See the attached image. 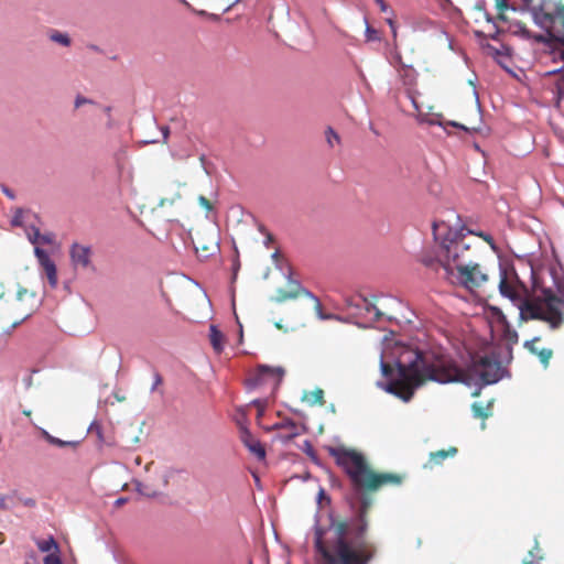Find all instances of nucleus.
<instances>
[{
	"label": "nucleus",
	"mask_w": 564,
	"mask_h": 564,
	"mask_svg": "<svg viewBox=\"0 0 564 564\" xmlns=\"http://www.w3.org/2000/svg\"><path fill=\"white\" fill-rule=\"evenodd\" d=\"M90 253L91 249L89 246H80L77 242L70 246L69 254L75 264H80L84 268L88 267L90 264Z\"/></svg>",
	"instance_id": "obj_12"
},
{
	"label": "nucleus",
	"mask_w": 564,
	"mask_h": 564,
	"mask_svg": "<svg viewBox=\"0 0 564 564\" xmlns=\"http://www.w3.org/2000/svg\"><path fill=\"white\" fill-rule=\"evenodd\" d=\"M487 311L490 313V315L496 319L498 324H507L508 318L500 307L496 305H488Z\"/></svg>",
	"instance_id": "obj_36"
},
{
	"label": "nucleus",
	"mask_w": 564,
	"mask_h": 564,
	"mask_svg": "<svg viewBox=\"0 0 564 564\" xmlns=\"http://www.w3.org/2000/svg\"><path fill=\"white\" fill-rule=\"evenodd\" d=\"M476 236L482 238L486 242L489 243L490 248L495 252L499 253V248L496 245L495 239L492 238V236L490 234L485 232V231H479V234H476ZM498 258H499V261H502L500 254H498Z\"/></svg>",
	"instance_id": "obj_42"
},
{
	"label": "nucleus",
	"mask_w": 564,
	"mask_h": 564,
	"mask_svg": "<svg viewBox=\"0 0 564 564\" xmlns=\"http://www.w3.org/2000/svg\"><path fill=\"white\" fill-rule=\"evenodd\" d=\"M502 332H501V338L507 341V345H510L513 347V345L518 344L519 341V335L516 329L512 328L509 321H507V324H501Z\"/></svg>",
	"instance_id": "obj_23"
},
{
	"label": "nucleus",
	"mask_w": 564,
	"mask_h": 564,
	"mask_svg": "<svg viewBox=\"0 0 564 564\" xmlns=\"http://www.w3.org/2000/svg\"><path fill=\"white\" fill-rule=\"evenodd\" d=\"M323 397L324 391L322 389H316L305 393L303 400H305L310 405H315L316 403L323 402Z\"/></svg>",
	"instance_id": "obj_34"
},
{
	"label": "nucleus",
	"mask_w": 564,
	"mask_h": 564,
	"mask_svg": "<svg viewBox=\"0 0 564 564\" xmlns=\"http://www.w3.org/2000/svg\"><path fill=\"white\" fill-rule=\"evenodd\" d=\"M456 269L458 283L469 291L479 288L488 280V275L480 270L478 263L458 264Z\"/></svg>",
	"instance_id": "obj_8"
},
{
	"label": "nucleus",
	"mask_w": 564,
	"mask_h": 564,
	"mask_svg": "<svg viewBox=\"0 0 564 564\" xmlns=\"http://www.w3.org/2000/svg\"><path fill=\"white\" fill-rule=\"evenodd\" d=\"M508 267L513 271V274L517 279V281L521 284V286L523 288L524 292H528V288L527 285L524 284V282L520 281L519 276H518V273L516 272L514 270V267H513V263L512 261H499V284H498V291H499V294L505 297V299H508L511 304L518 308V305H520L523 300L527 297L524 295H521V294H518L507 282V270H508Z\"/></svg>",
	"instance_id": "obj_6"
},
{
	"label": "nucleus",
	"mask_w": 564,
	"mask_h": 564,
	"mask_svg": "<svg viewBox=\"0 0 564 564\" xmlns=\"http://www.w3.org/2000/svg\"><path fill=\"white\" fill-rule=\"evenodd\" d=\"M456 453H457V448L456 447H449L447 451L441 449V451H437V452H434V453L430 454V462L438 465V464H442V462L444 459H446L447 457L455 456Z\"/></svg>",
	"instance_id": "obj_26"
},
{
	"label": "nucleus",
	"mask_w": 564,
	"mask_h": 564,
	"mask_svg": "<svg viewBox=\"0 0 564 564\" xmlns=\"http://www.w3.org/2000/svg\"><path fill=\"white\" fill-rule=\"evenodd\" d=\"M323 503L329 506L332 503V498L329 495H327L326 490L321 486L319 489H318V492L316 495V505H317V509L314 513V524H313V528L312 530L314 531V540L316 539V521H318V525L326 530L327 527H329V513H333L335 519L337 521H343V519H338L335 514V512L333 510H328L327 511V523L326 524H322V507H323ZM347 517L344 518V520L346 519Z\"/></svg>",
	"instance_id": "obj_11"
},
{
	"label": "nucleus",
	"mask_w": 564,
	"mask_h": 564,
	"mask_svg": "<svg viewBox=\"0 0 564 564\" xmlns=\"http://www.w3.org/2000/svg\"><path fill=\"white\" fill-rule=\"evenodd\" d=\"M474 35L479 41L480 45H481V43H486L487 42L486 40L488 39V35L485 32H482L480 30H475L474 31Z\"/></svg>",
	"instance_id": "obj_63"
},
{
	"label": "nucleus",
	"mask_w": 564,
	"mask_h": 564,
	"mask_svg": "<svg viewBox=\"0 0 564 564\" xmlns=\"http://www.w3.org/2000/svg\"><path fill=\"white\" fill-rule=\"evenodd\" d=\"M50 40L52 42H55L62 46H69L72 41H70V37L67 33H63V32H59V31H53L50 35H48Z\"/></svg>",
	"instance_id": "obj_33"
},
{
	"label": "nucleus",
	"mask_w": 564,
	"mask_h": 564,
	"mask_svg": "<svg viewBox=\"0 0 564 564\" xmlns=\"http://www.w3.org/2000/svg\"><path fill=\"white\" fill-rule=\"evenodd\" d=\"M421 263L426 268H433L436 263H440V260L434 257H423L421 259Z\"/></svg>",
	"instance_id": "obj_57"
},
{
	"label": "nucleus",
	"mask_w": 564,
	"mask_h": 564,
	"mask_svg": "<svg viewBox=\"0 0 564 564\" xmlns=\"http://www.w3.org/2000/svg\"><path fill=\"white\" fill-rule=\"evenodd\" d=\"M364 21H365V24H366V29H365V37H366V40L368 42L380 41V36H379L378 30H376L375 28H372L369 24L368 19L366 17L364 18Z\"/></svg>",
	"instance_id": "obj_37"
},
{
	"label": "nucleus",
	"mask_w": 564,
	"mask_h": 564,
	"mask_svg": "<svg viewBox=\"0 0 564 564\" xmlns=\"http://www.w3.org/2000/svg\"><path fill=\"white\" fill-rule=\"evenodd\" d=\"M549 15H551V20H549L550 23H554L557 19L561 20L564 15V7H556L552 13H549Z\"/></svg>",
	"instance_id": "obj_53"
},
{
	"label": "nucleus",
	"mask_w": 564,
	"mask_h": 564,
	"mask_svg": "<svg viewBox=\"0 0 564 564\" xmlns=\"http://www.w3.org/2000/svg\"><path fill=\"white\" fill-rule=\"evenodd\" d=\"M202 250H203V254L202 256L204 258H208V257L213 256L217 250H219V243L215 242L212 246L203 245L202 246Z\"/></svg>",
	"instance_id": "obj_48"
},
{
	"label": "nucleus",
	"mask_w": 564,
	"mask_h": 564,
	"mask_svg": "<svg viewBox=\"0 0 564 564\" xmlns=\"http://www.w3.org/2000/svg\"><path fill=\"white\" fill-rule=\"evenodd\" d=\"M550 275L556 292L563 296V300H561V302L564 304V279L560 276L554 267L550 268Z\"/></svg>",
	"instance_id": "obj_29"
},
{
	"label": "nucleus",
	"mask_w": 564,
	"mask_h": 564,
	"mask_svg": "<svg viewBox=\"0 0 564 564\" xmlns=\"http://www.w3.org/2000/svg\"><path fill=\"white\" fill-rule=\"evenodd\" d=\"M22 217H23V209L17 208V210L14 212V215L12 216V218L10 220L11 226L21 227L23 225Z\"/></svg>",
	"instance_id": "obj_46"
},
{
	"label": "nucleus",
	"mask_w": 564,
	"mask_h": 564,
	"mask_svg": "<svg viewBox=\"0 0 564 564\" xmlns=\"http://www.w3.org/2000/svg\"><path fill=\"white\" fill-rule=\"evenodd\" d=\"M481 48L485 52H494V54L498 57H501V55H505L507 57L513 56V48L509 44L501 43L500 48L495 47L489 42L481 43Z\"/></svg>",
	"instance_id": "obj_21"
},
{
	"label": "nucleus",
	"mask_w": 564,
	"mask_h": 564,
	"mask_svg": "<svg viewBox=\"0 0 564 564\" xmlns=\"http://www.w3.org/2000/svg\"><path fill=\"white\" fill-rule=\"evenodd\" d=\"M198 203L206 210H210L212 209V205H210L209 200L205 196L199 195L198 196Z\"/></svg>",
	"instance_id": "obj_64"
},
{
	"label": "nucleus",
	"mask_w": 564,
	"mask_h": 564,
	"mask_svg": "<svg viewBox=\"0 0 564 564\" xmlns=\"http://www.w3.org/2000/svg\"><path fill=\"white\" fill-rule=\"evenodd\" d=\"M0 186L3 195H6L11 200L15 199V194L10 187L4 184H1Z\"/></svg>",
	"instance_id": "obj_61"
},
{
	"label": "nucleus",
	"mask_w": 564,
	"mask_h": 564,
	"mask_svg": "<svg viewBox=\"0 0 564 564\" xmlns=\"http://www.w3.org/2000/svg\"><path fill=\"white\" fill-rule=\"evenodd\" d=\"M280 429H292L293 431L281 437L282 443L286 444L293 438H295L300 433L296 431V424L292 419H285L281 422L274 423L269 430H280Z\"/></svg>",
	"instance_id": "obj_18"
},
{
	"label": "nucleus",
	"mask_w": 564,
	"mask_h": 564,
	"mask_svg": "<svg viewBox=\"0 0 564 564\" xmlns=\"http://www.w3.org/2000/svg\"><path fill=\"white\" fill-rule=\"evenodd\" d=\"M540 336H535L532 339L525 340L523 347L528 349L531 354L535 355L538 352V348L534 346V343L540 341Z\"/></svg>",
	"instance_id": "obj_50"
},
{
	"label": "nucleus",
	"mask_w": 564,
	"mask_h": 564,
	"mask_svg": "<svg viewBox=\"0 0 564 564\" xmlns=\"http://www.w3.org/2000/svg\"><path fill=\"white\" fill-rule=\"evenodd\" d=\"M539 543L538 540L535 539L533 550L529 551L522 564H541L543 556L539 554Z\"/></svg>",
	"instance_id": "obj_30"
},
{
	"label": "nucleus",
	"mask_w": 564,
	"mask_h": 564,
	"mask_svg": "<svg viewBox=\"0 0 564 564\" xmlns=\"http://www.w3.org/2000/svg\"><path fill=\"white\" fill-rule=\"evenodd\" d=\"M530 13L532 15L533 23L538 28H540V29L549 28L546 25V22H549V20H551V15H549V13L544 11L543 2L540 3L539 6H533Z\"/></svg>",
	"instance_id": "obj_16"
},
{
	"label": "nucleus",
	"mask_w": 564,
	"mask_h": 564,
	"mask_svg": "<svg viewBox=\"0 0 564 564\" xmlns=\"http://www.w3.org/2000/svg\"><path fill=\"white\" fill-rule=\"evenodd\" d=\"M507 32H511L513 35L524 40H531L532 36V32L519 20H512Z\"/></svg>",
	"instance_id": "obj_20"
},
{
	"label": "nucleus",
	"mask_w": 564,
	"mask_h": 564,
	"mask_svg": "<svg viewBox=\"0 0 564 564\" xmlns=\"http://www.w3.org/2000/svg\"><path fill=\"white\" fill-rule=\"evenodd\" d=\"M283 275L290 284H293L296 288L297 283H301L299 280L293 279V270L289 263H286V272H283Z\"/></svg>",
	"instance_id": "obj_55"
},
{
	"label": "nucleus",
	"mask_w": 564,
	"mask_h": 564,
	"mask_svg": "<svg viewBox=\"0 0 564 564\" xmlns=\"http://www.w3.org/2000/svg\"><path fill=\"white\" fill-rule=\"evenodd\" d=\"M326 140H327V143L333 147V140L335 141H339V134L332 128V127H327L326 129Z\"/></svg>",
	"instance_id": "obj_49"
},
{
	"label": "nucleus",
	"mask_w": 564,
	"mask_h": 564,
	"mask_svg": "<svg viewBox=\"0 0 564 564\" xmlns=\"http://www.w3.org/2000/svg\"><path fill=\"white\" fill-rule=\"evenodd\" d=\"M496 9L498 12H505L507 10H516L514 4L510 3L508 0H495Z\"/></svg>",
	"instance_id": "obj_47"
},
{
	"label": "nucleus",
	"mask_w": 564,
	"mask_h": 564,
	"mask_svg": "<svg viewBox=\"0 0 564 564\" xmlns=\"http://www.w3.org/2000/svg\"><path fill=\"white\" fill-rule=\"evenodd\" d=\"M285 370L281 366L273 367L264 364L259 365L257 367L256 373L246 380L245 386L247 391H252L259 386L263 384L267 379L275 377L274 388L278 389L283 380Z\"/></svg>",
	"instance_id": "obj_7"
},
{
	"label": "nucleus",
	"mask_w": 564,
	"mask_h": 564,
	"mask_svg": "<svg viewBox=\"0 0 564 564\" xmlns=\"http://www.w3.org/2000/svg\"><path fill=\"white\" fill-rule=\"evenodd\" d=\"M297 297V292L294 291H284L282 289L278 290V295L272 300L276 303H282L286 300H292Z\"/></svg>",
	"instance_id": "obj_38"
},
{
	"label": "nucleus",
	"mask_w": 564,
	"mask_h": 564,
	"mask_svg": "<svg viewBox=\"0 0 564 564\" xmlns=\"http://www.w3.org/2000/svg\"><path fill=\"white\" fill-rule=\"evenodd\" d=\"M297 292H301L303 293L306 297H308L310 300L317 302L319 301L318 296H316L312 291H310L308 289L304 288L302 285V283H297Z\"/></svg>",
	"instance_id": "obj_54"
},
{
	"label": "nucleus",
	"mask_w": 564,
	"mask_h": 564,
	"mask_svg": "<svg viewBox=\"0 0 564 564\" xmlns=\"http://www.w3.org/2000/svg\"><path fill=\"white\" fill-rule=\"evenodd\" d=\"M299 448L303 451L316 466H322L321 459L317 456L310 440H305L303 444L299 446Z\"/></svg>",
	"instance_id": "obj_27"
},
{
	"label": "nucleus",
	"mask_w": 564,
	"mask_h": 564,
	"mask_svg": "<svg viewBox=\"0 0 564 564\" xmlns=\"http://www.w3.org/2000/svg\"><path fill=\"white\" fill-rule=\"evenodd\" d=\"M43 270L48 280V284L51 288H56L57 285V267L54 261H51L47 264L42 265Z\"/></svg>",
	"instance_id": "obj_28"
},
{
	"label": "nucleus",
	"mask_w": 564,
	"mask_h": 564,
	"mask_svg": "<svg viewBox=\"0 0 564 564\" xmlns=\"http://www.w3.org/2000/svg\"><path fill=\"white\" fill-rule=\"evenodd\" d=\"M545 307L549 312H544V318H541V322L547 323L551 329H557L564 321V315L558 308V303H553L551 307Z\"/></svg>",
	"instance_id": "obj_14"
},
{
	"label": "nucleus",
	"mask_w": 564,
	"mask_h": 564,
	"mask_svg": "<svg viewBox=\"0 0 564 564\" xmlns=\"http://www.w3.org/2000/svg\"><path fill=\"white\" fill-rule=\"evenodd\" d=\"M41 436L52 446L55 447H77L79 445V441H64L58 438L52 434H50L45 429H40Z\"/></svg>",
	"instance_id": "obj_19"
},
{
	"label": "nucleus",
	"mask_w": 564,
	"mask_h": 564,
	"mask_svg": "<svg viewBox=\"0 0 564 564\" xmlns=\"http://www.w3.org/2000/svg\"><path fill=\"white\" fill-rule=\"evenodd\" d=\"M535 355L539 357L540 362L546 368L549 366L550 359L552 358L553 351L550 348L539 349Z\"/></svg>",
	"instance_id": "obj_41"
},
{
	"label": "nucleus",
	"mask_w": 564,
	"mask_h": 564,
	"mask_svg": "<svg viewBox=\"0 0 564 564\" xmlns=\"http://www.w3.org/2000/svg\"><path fill=\"white\" fill-rule=\"evenodd\" d=\"M495 32L488 35V39L498 42L500 40V35L507 32V29L500 28L497 23L492 25Z\"/></svg>",
	"instance_id": "obj_52"
},
{
	"label": "nucleus",
	"mask_w": 564,
	"mask_h": 564,
	"mask_svg": "<svg viewBox=\"0 0 564 564\" xmlns=\"http://www.w3.org/2000/svg\"><path fill=\"white\" fill-rule=\"evenodd\" d=\"M543 30L545 31L544 34H540V33L533 34L532 33L531 39L533 41H535L536 43H542L545 46L550 47V52L552 54H555V50L552 47V42H557V43L564 45V34L553 32L550 30V28H545Z\"/></svg>",
	"instance_id": "obj_13"
},
{
	"label": "nucleus",
	"mask_w": 564,
	"mask_h": 564,
	"mask_svg": "<svg viewBox=\"0 0 564 564\" xmlns=\"http://www.w3.org/2000/svg\"><path fill=\"white\" fill-rule=\"evenodd\" d=\"M134 487H135V491L139 495L147 497V498H156L161 495V492L150 489L147 485H144L140 480H134Z\"/></svg>",
	"instance_id": "obj_31"
},
{
	"label": "nucleus",
	"mask_w": 564,
	"mask_h": 564,
	"mask_svg": "<svg viewBox=\"0 0 564 564\" xmlns=\"http://www.w3.org/2000/svg\"><path fill=\"white\" fill-rule=\"evenodd\" d=\"M32 235H29V241L37 246L39 242L44 245H51L54 241V235L52 232L41 234L40 228L35 225H30Z\"/></svg>",
	"instance_id": "obj_17"
},
{
	"label": "nucleus",
	"mask_w": 564,
	"mask_h": 564,
	"mask_svg": "<svg viewBox=\"0 0 564 564\" xmlns=\"http://www.w3.org/2000/svg\"><path fill=\"white\" fill-rule=\"evenodd\" d=\"M491 406L492 401H489L487 404L482 402H474L471 404V411L474 417L487 419L491 415Z\"/></svg>",
	"instance_id": "obj_25"
},
{
	"label": "nucleus",
	"mask_w": 564,
	"mask_h": 564,
	"mask_svg": "<svg viewBox=\"0 0 564 564\" xmlns=\"http://www.w3.org/2000/svg\"><path fill=\"white\" fill-rule=\"evenodd\" d=\"M560 74H564V65H562L561 67L544 72L543 76L552 77V76L560 75Z\"/></svg>",
	"instance_id": "obj_60"
},
{
	"label": "nucleus",
	"mask_w": 564,
	"mask_h": 564,
	"mask_svg": "<svg viewBox=\"0 0 564 564\" xmlns=\"http://www.w3.org/2000/svg\"><path fill=\"white\" fill-rule=\"evenodd\" d=\"M315 311H316V314H317V317L322 321H329L332 319L333 317H336V314H332V313H324L323 308H322V303H321V300L315 302Z\"/></svg>",
	"instance_id": "obj_43"
},
{
	"label": "nucleus",
	"mask_w": 564,
	"mask_h": 564,
	"mask_svg": "<svg viewBox=\"0 0 564 564\" xmlns=\"http://www.w3.org/2000/svg\"><path fill=\"white\" fill-rule=\"evenodd\" d=\"M88 431L89 432H96L99 441L104 440L102 427H101V425L97 421H93L90 423V425L88 427Z\"/></svg>",
	"instance_id": "obj_51"
},
{
	"label": "nucleus",
	"mask_w": 564,
	"mask_h": 564,
	"mask_svg": "<svg viewBox=\"0 0 564 564\" xmlns=\"http://www.w3.org/2000/svg\"><path fill=\"white\" fill-rule=\"evenodd\" d=\"M34 256L41 267L53 261L48 252L40 246H34Z\"/></svg>",
	"instance_id": "obj_35"
},
{
	"label": "nucleus",
	"mask_w": 564,
	"mask_h": 564,
	"mask_svg": "<svg viewBox=\"0 0 564 564\" xmlns=\"http://www.w3.org/2000/svg\"><path fill=\"white\" fill-rule=\"evenodd\" d=\"M11 499H12V497H11V496H9V497H7V496H0V509H3V510H10V509H12V508H13V505H11V503L9 502V500H11Z\"/></svg>",
	"instance_id": "obj_58"
},
{
	"label": "nucleus",
	"mask_w": 564,
	"mask_h": 564,
	"mask_svg": "<svg viewBox=\"0 0 564 564\" xmlns=\"http://www.w3.org/2000/svg\"><path fill=\"white\" fill-rule=\"evenodd\" d=\"M392 361L394 368L384 361L381 352L379 369L386 381L378 380L376 387L404 403L413 399L425 380L440 384L463 383L473 389V397H478L485 387L511 377L510 371L501 366V355L497 350L468 352L465 371L455 360H446L433 349L416 344H400Z\"/></svg>",
	"instance_id": "obj_2"
},
{
	"label": "nucleus",
	"mask_w": 564,
	"mask_h": 564,
	"mask_svg": "<svg viewBox=\"0 0 564 564\" xmlns=\"http://www.w3.org/2000/svg\"><path fill=\"white\" fill-rule=\"evenodd\" d=\"M44 564H63L62 557H61V547L47 553L43 558Z\"/></svg>",
	"instance_id": "obj_39"
},
{
	"label": "nucleus",
	"mask_w": 564,
	"mask_h": 564,
	"mask_svg": "<svg viewBox=\"0 0 564 564\" xmlns=\"http://www.w3.org/2000/svg\"><path fill=\"white\" fill-rule=\"evenodd\" d=\"M516 258L519 260L525 262L528 267H530V283H531V290L533 292H540L541 296H538V301L543 302L545 306H550L553 303H560L561 300L556 296L555 292L552 288L545 286L544 279L540 276L539 270L534 268L532 260L530 259V256L532 253H524V254H517L513 253Z\"/></svg>",
	"instance_id": "obj_4"
},
{
	"label": "nucleus",
	"mask_w": 564,
	"mask_h": 564,
	"mask_svg": "<svg viewBox=\"0 0 564 564\" xmlns=\"http://www.w3.org/2000/svg\"><path fill=\"white\" fill-rule=\"evenodd\" d=\"M447 126H451V127H454V128H457L459 130H463L467 133H475V132H478L479 129L478 128H468L467 126L460 123V122H457V121H454V120H449L446 122Z\"/></svg>",
	"instance_id": "obj_44"
},
{
	"label": "nucleus",
	"mask_w": 564,
	"mask_h": 564,
	"mask_svg": "<svg viewBox=\"0 0 564 564\" xmlns=\"http://www.w3.org/2000/svg\"><path fill=\"white\" fill-rule=\"evenodd\" d=\"M554 95V105L556 108H560L562 102L564 101V80L563 77L556 80L555 89L553 91Z\"/></svg>",
	"instance_id": "obj_32"
},
{
	"label": "nucleus",
	"mask_w": 564,
	"mask_h": 564,
	"mask_svg": "<svg viewBox=\"0 0 564 564\" xmlns=\"http://www.w3.org/2000/svg\"><path fill=\"white\" fill-rule=\"evenodd\" d=\"M235 250L237 252L236 257L234 258L232 260V275H231V284L235 283V281L237 280V275H238V271L240 269V260H239V254H238V249L237 247H235Z\"/></svg>",
	"instance_id": "obj_45"
},
{
	"label": "nucleus",
	"mask_w": 564,
	"mask_h": 564,
	"mask_svg": "<svg viewBox=\"0 0 564 564\" xmlns=\"http://www.w3.org/2000/svg\"><path fill=\"white\" fill-rule=\"evenodd\" d=\"M543 302L538 301V297L531 301L527 296L523 302L518 305L519 321L529 322L541 321V318H544V311L541 306Z\"/></svg>",
	"instance_id": "obj_9"
},
{
	"label": "nucleus",
	"mask_w": 564,
	"mask_h": 564,
	"mask_svg": "<svg viewBox=\"0 0 564 564\" xmlns=\"http://www.w3.org/2000/svg\"><path fill=\"white\" fill-rule=\"evenodd\" d=\"M491 58L510 76L517 78L518 75L514 72V69L511 67L512 64V57H507L505 55H501V57H498L494 54V52H486Z\"/></svg>",
	"instance_id": "obj_22"
},
{
	"label": "nucleus",
	"mask_w": 564,
	"mask_h": 564,
	"mask_svg": "<svg viewBox=\"0 0 564 564\" xmlns=\"http://www.w3.org/2000/svg\"><path fill=\"white\" fill-rule=\"evenodd\" d=\"M240 426V441L247 447V449L258 459L264 460L267 457V452L264 446L261 444L259 440H257L248 426L241 424L238 421Z\"/></svg>",
	"instance_id": "obj_10"
},
{
	"label": "nucleus",
	"mask_w": 564,
	"mask_h": 564,
	"mask_svg": "<svg viewBox=\"0 0 564 564\" xmlns=\"http://www.w3.org/2000/svg\"><path fill=\"white\" fill-rule=\"evenodd\" d=\"M93 102L94 101L91 99L84 97L82 95H77L74 104H75V108H79L83 105L93 104Z\"/></svg>",
	"instance_id": "obj_59"
},
{
	"label": "nucleus",
	"mask_w": 564,
	"mask_h": 564,
	"mask_svg": "<svg viewBox=\"0 0 564 564\" xmlns=\"http://www.w3.org/2000/svg\"><path fill=\"white\" fill-rule=\"evenodd\" d=\"M432 231L434 240L440 242L441 247L446 250L447 257L452 258L453 261H456L459 254L457 251L452 253V246L454 243L457 245L467 235L474 234L473 229H468L466 227L459 215H457V224L454 229L451 226L446 225L444 221H442L441 224L434 221L432 225Z\"/></svg>",
	"instance_id": "obj_3"
},
{
	"label": "nucleus",
	"mask_w": 564,
	"mask_h": 564,
	"mask_svg": "<svg viewBox=\"0 0 564 564\" xmlns=\"http://www.w3.org/2000/svg\"><path fill=\"white\" fill-rule=\"evenodd\" d=\"M328 454L335 458L349 480V491L344 501L349 514L337 521L329 513V527L322 529L316 521L314 550L321 564H369L376 550L369 545L365 535L369 529L367 514L373 505L372 494L388 484L400 485L402 478L397 474L373 471L361 452L345 446H329Z\"/></svg>",
	"instance_id": "obj_1"
},
{
	"label": "nucleus",
	"mask_w": 564,
	"mask_h": 564,
	"mask_svg": "<svg viewBox=\"0 0 564 564\" xmlns=\"http://www.w3.org/2000/svg\"><path fill=\"white\" fill-rule=\"evenodd\" d=\"M345 305L352 319H360L372 314L373 317L368 322L371 324L373 321H378L383 316V313L372 302L360 294L347 297L345 300Z\"/></svg>",
	"instance_id": "obj_5"
},
{
	"label": "nucleus",
	"mask_w": 564,
	"mask_h": 564,
	"mask_svg": "<svg viewBox=\"0 0 564 564\" xmlns=\"http://www.w3.org/2000/svg\"><path fill=\"white\" fill-rule=\"evenodd\" d=\"M332 319L340 321V322H344V323H352V324H355L356 326H358L360 328H368V327H370V323H367L366 321H361V319H352L350 314H349L348 317H343L340 315H336V317H333Z\"/></svg>",
	"instance_id": "obj_40"
},
{
	"label": "nucleus",
	"mask_w": 564,
	"mask_h": 564,
	"mask_svg": "<svg viewBox=\"0 0 564 564\" xmlns=\"http://www.w3.org/2000/svg\"><path fill=\"white\" fill-rule=\"evenodd\" d=\"M162 381H163L162 376L158 371H155L153 375V383L150 389L151 392H153L158 388V386H160L162 383Z\"/></svg>",
	"instance_id": "obj_62"
},
{
	"label": "nucleus",
	"mask_w": 564,
	"mask_h": 564,
	"mask_svg": "<svg viewBox=\"0 0 564 564\" xmlns=\"http://www.w3.org/2000/svg\"><path fill=\"white\" fill-rule=\"evenodd\" d=\"M35 544L42 553H50L59 549V545L53 535H50L46 539H36Z\"/></svg>",
	"instance_id": "obj_24"
},
{
	"label": "nucleus",
	"mask_w": 564,
	"mask_h": 564,
	"mask_svg": "<svg viewBox=\"0 0 564 564\" xmlns=\"http://www.w3.org/2000/svg\"><path fill=\"white\" fill-rule=\"evenodd\" d=\"M209 340L213 349L216 352H220L225 347V336L224 333L219 329V327L215 324L209 326Z\"/></svg>",
	"instance_id": "obj_15"
},
{
	"label": "nucleus",
	"mask_w": 564,
	"mask_h": 564,
	"mask_svg": "<svg viewBox=\"0 0 564 564\" xmlns=\"http://www.w3.org/2000/svg\"><path fill=\"white\" fill-rule=\"evenodd\" d=\"M184 471L183 469H176V468H170L167 469L164 475H163V485L164 486H167L169 485V481L170 479L177 473H182Z\"/></svg>",
	"instance_id": "obj_56"
}]
</instances>
